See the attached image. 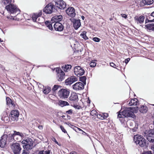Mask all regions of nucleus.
Wrapping results in <instances>:
<instances>
[{
	"label": "nucleus",
	"instance_id": "18",
	"mask_svg": "<svg viewBox=\"0 0 154 154\" xmlns=\"http://www.w3.org/2000/svg\"><path fill=\"white\" fill-rule=\"evenodd\" d=\"M72 22L73 23V26L75 30H77L81 26V24L79 19L76 20L74 19H72Z\"/></svg>",
	"mask_w": 154,
	"mask_h": 154
},
{
	"label": "nucleus",
	"instance_id": "10",
	"mask_svg": "<svg viewBox=\"0 0 154 154\" xmlns=\"http://www.w3.org/2000/svg\"><path fill=\"white\" fill-rule=\"evenodd\" d=\"M74 74L78 76L83 75L85 72L84 69L79 66H75L74 69Z\"/></svg>",
	"mask_w": 154,
	"mask_h": 154
},
{
	"label": "nucleus",
	"instance_id": "55",
	"mask_svg": "<svg viewBox=\"0 0 154 154\" xmlns=\"http://www.w3.org/2000/svg\"><path fill=\"white\" fill-rule=\"evenodd\" d=\"M42 11H40V12L38 13V14H37V15H38V17H40L41 16H42Z\"/></svg>",
	"mask_w": 154,
	"mask_h": 154
},
{
	"label": "nucleus",
	"instance_id": "50",
	"mask_svg": "<svg viewBox=\"0 0 154 154\" xmlns=\"http://www.w3.org/2000/svg\"><path fill=\"white\" fill-rule=\"evenodd\" d=\"M110 66H112V67L114 68H116V67H115V66H116V65L114 63H110Z\"/></svg>",
	"mask_w": 154,
	"mask_h": 154
},
{
	"label": "nucleus",
	"instance_id": "49",
	"mask_svg": "<svg viewBox=\"0 0 154 154\" xmlns=\"http://www.w3.org/2000/svg\"><path fill=\"white\" fill-rule=\"evenodd\" d=\"M66 113L69 114H71L72 113V109H69L66 112Z\"/></svg>",
	"mask_w": 154,
	"mask_h": 154
},
{
	"label": "nucleus",
	"instance_id": "24",
	"mask_svg": "<svg viewBox=\"0 0 154 154\" xmlns=\"http://www.w3.org/2000/svg\"><path fill=\"white\" fill-rule=\"evenodd\" d=\"M153 2V0H142L141 2L142 5H150L152 4Z\"/></svg>",
	"mask_w": 154,
	"mask_h": 154
},
{
	"label": "nucleus",
	"instance_id": "6",
	"mask_svg": "<svg viewBox=\"0 0 154 154\" xmlns=\"http://www.w3.org/2000/svg\"><path fill=\"white\" fill-rule=\"evenodd\" d=\"M11 148L14 154H20L22 148L20 144L17 143H13Z\"/></svg>",
	"mask_w": 154,
	"mask_h": 154
},
{
	"label": "nucleus",
	"instance_id": "15",
	"mask_svg": "<svg viewBox=\"0 0 154 154\" xmlns=\"http://www.w3.org/2000/svg\"><path fill=\"white\" fill-rule=\"evenodd\" d=\"M144 19L145 17L143 15L136 16L134 17L135 23L140 26L143 23Z\"/></svg>",
	"mask_w": 154,
	"mask_h": 154
},
{
	"label": "nucleus",
	"instance_id": "42",
	"mask_svg": "<svg viewBox=\"0 0 154 154\" xmlns=\"http://www.w3.org/2000/svg\"><path fill=\"white\" fill-rule=\"evenodd\" d=\"M59 88V86L56 85H55L54 86L53 88H52V90L54 91H56Z\"/></svg>",
	"mask_w": 154,
	"mask_h": 154
},
{
	"label": "nucleus",
	"instance_id": "40",
	"mask_svg": "<svg viewBox=\"0 0 154 154\" xmlns=\"http://www.w3.org/2000/svg\"><path fill=\"white\" fill-rule=\"evenodd\" d=\"M148 141L152 142H154V134H153V136L150 138H148Z\"/></svg>",
	"mask_w": 154,
	"mask_h": 154
},
{
	"label": "nucleus",
	"instance_id": "7",
	"mask_svg": "<svg viewBox=\"0 0 154 154\" xmlns=\"http://www.w3.org/2000/svg\"><path fill=\"white\" fill-rule=\"evenodd\" d=\"M69 94V91L67 89H62L59 90L58 93V96L63 99L68 98Z\"/></svg>",
	"mask_w": 154,
	"mask_h": 154
},
{
	"label": "nucleus",
	"instance_id": "45",
	"mask_svg": "<svg viewBox=\"0 0 154 154\" xmlns=\"http://www.w3.org/2000/svg\"><path fill=\"white\" fill-rule=\"evenodd\" d=\"M37 85H38V87L40 88H42L44 87L43 85L39 82L37 83Z\"/></svg>",
	"mask_w": 154,
	"mask_h": 154
},
{
	"label": "nucleus",
	"instance_id": "1",
	"mask_svg": "<svg viewBox=\"0 0 154 154\" xmlns=\"http://www.w3.org/2000/svg\"><path fill=\"white\" fill-rule=\"evenodd\" d=\"M134 111L133 108L131 107L126 108L122 112H118L117 118L119 119L122 123L124 122L125 121V118L126 117H129L135 119L136 116L133 112Z\"/></svg>",
	"mask_w": 154,
	"mask_h": 154
},
{
	"label": "nucleus",
	"instance_id": "60",
	"mask_svg": "<svg viewBox=\"0 0 154 154\" xmlns=\"http://www.w3.org/2000/svg\"><path fill=\"white\" fill-rule=\"evenodd\" d=\"M82 134L84 135H86V133L84 131H82Z\"/></svg>",
	"mask_w": 154,
	"mask_h": 154
},
{
	"label": "nucleus",
	"instance_id": "34",
	"mask_svg": "<svg viewBox=\"0 0 154 154\" xmlns=\"http://www.w3.org/2000/svg\"><path fill=\"white\" fill-rule=\"evenodd\" d=\"M72 67L70 65H66L64 67V70L65 71L67 72Z\"/></svg>",
	"mask_w": 154,
	"mask_h": 154
},
{
	"label": "nucleus",
	"instance_id": "21",
	"mask_svg": "<svg viewBox=\"0 0 154 154\" xmlns=\"http://www.w3.org/2000/svg\"><path fill=\"white\" fill-rule=\"evenodd\" d=\"M14 140L15 141H17L19 140V138L20 139L21 138L22 134L18 132H17L14 131Z\"/></svg>",
	"mask_w": 154,
	"mask_h": 154
},
{
	"label": "nucleus",
	"instance_id": "63",
	"mask_svg": "<svg viewBox=\"0 0 154 154\" xmlns=\"http://www.w3.org/2000/svg\"><path fill=\"white\" fill-rule=\"evenodd\" d=\"M109 19L110 20V21H111L113 20V19L112 18H110Z\"/></svg>",
	"mask_w": 154,
	"mask_h": 154
},
{
	"label": "nucleus",
	"instance_id": "2",
	"mask_svg": "<svg viewBox=\"0 0 154 154\" xmlns=\"http://www.w3.org/2000/svg\"><path fill=\"white\" fill-rule=\"evenodd\" d=\"M1 138L0 140V146L2 148L5 146L7 141L11 142L13 141L14 140V134H10L8 136L7 134H4Z\"/></svg>",
	"mask_w": 154,
	"mask_h": 154
},
{
	"label": "nucleus",
	"instance_id": "37",
	"mask_svg": "<svg viewBox=\"0 0 154 154\" xmlns=\"http://www.w3.org/2000/svg\"><path fill=\"white\" fill-rule=\"evenodd\" d=\"M38 15L35 14L32 15V19L34 22H36L37 18L38 17Z\"/></svg>",
	"mask_w": 154,
	"mask_h": 154
},
{
	"label": "nucleus",
	"instance_id": "17",
	"mask_svg": "<svg viewBox=\"0 0 154 154\" xmlns=\"http://www.w3.org/2000/svg\"><path fill=\"white\" fill-rule=\"evenodd\" d=\"M66 11L67 14L71 17H74L75 15V10L73 7L68 8Z\"/></svg>",
	"mask_w": 154,
	"mask_h": 154
},
{
	"label": "nucleus",
	"instance_id": "32",
	"mask_svg": "<svg viewBox=\"0 0 154 154\" xmlns=\"http://www.w3.org/2000/svg\"><path fill=\"white\" fill-rule=\"evenodd\" d=\"M51 88L49 87H45V88L43 90V91L44 94H48L51 91Z\"/></svg>",
	"mask_w": 154,
	"mask_h": 154
},
{
	"label": "nucleus",
	"instance_id": "20",
	"mask_svg": "<svg viewBox=\"0 0 154 154\" xmlns=\"http://www.w3.org/2000/svg\"><path fill=\"white\" fill-rule=\"evenodd\" d=\"M63 17L61 15H57L54 16L51 19V23H55L60 21L63 19Z\"/></svg>",
	"mask_w": 154,
	"mask_h": 154
},
{
	"label": "nucleus",
	"instance_id": "53",
	"mask_svg": "<svg viewBox=\"0 0 154 154\" xmlns=\"http://www.w3.org/2000/svg\"><path fill=\"white\" fill-rule=\"evenodd\" d=\"M151 17H154V11L150 15L149 17V19H151Z\"/></svg>",
	"mask_w": 154,
	"mask_h": 154
},
{
	"label": "nucleus",
	"instance_id": "52",
	"mask_svg": "<svg viewBox=\"0 0 154 154\" xmlns=\"http://www.w3.org/2000/svg\"><path fill=\"white\" fill-rule=\"evenodd\" d=\"M103 116H104V119H106L108 116V114L107 113H104L103 114Z\"/></svg>",
	"mask_w": 154,
	"mask_h": 154
},
{
	"label": "nucleus",
	"instance_id": "35",
	"mask_svg": "<svg viewBox=\"0 0 154 154\" xmlns=\"http://www.w3.org/2000/svg\"><path fill=\"white\" fill-rule=\"evenodd\" d=\"M71 105L75 109H79L81 108V106H80L76 104H75L74 103H71Z\"/></svg>",
	"mask_w": 154,
	"mask_h": 154
},
{
	"label": "nucleus",
	"instance_id": "64",
	"mask_svg": "<svg viewBox=\"0 0 154 154\" xmlns=\"http://www.w3.org/2000/svg\"><path fill=\"white\" fill-rule=\"evenodd\" d=\"M63 118H64L65 117V116H64V115H63V116H61Z\"/></svg>",
	"mask_w": 154,
	"mask_h": 154
},
{
	"label": "nucleus",
	"instance_id": "44",
	"mask_svg": "<svg viewBox=\"0 0 154 154\" xmlns=\"http://www.w3.org/2000/svg\"><path fill=\"white\" fill-rule=\"evenodd\" d=\"M74 130H75L76 132H78L79 131H82V130L80 128H78L77 127H75L73 128Z\"/></svg>",
	"mask_w": 154,
	"mask_h": 154
},
{
	"label": "nucleus",
	"instance_id": "39",
	"mask_svg": "<svg viewBox=\"0 0 154 154\" xmlns=\"http://www.w3.org/2000/svg\"><path fill=\"white\" fill-rule=\"evenodd\" d=\"M97 112L95 110H92L91 112V115L93 116H95L97 115Z\"/></svg>",
	"mask_w": 154,
	"mask_h": 154
},
{
	"label": "nucleus",
	"instance_id": "31",
	"mask_svg": "<svg viewBox=\"0 0 154 154\" xmlns=\"http://www.w3.org/2000/svg\"><path fill=\"white\" fill-rule=\"evenodd\" d=\"M50 152L51 150L47 149L39 151L38 152V154H50Z\"/></svg>",
	"mask_w": 154,
	"mask_h": 154
},
{
	"label": "nucleus",
	"instance_id": "23",
	"mask_svg": "<svg viewBox=\"0 0 154 154\" xmlns=\"http://www.w3.org/2000/svg\"><path fill=\"white\" fill-rule=\"evenodd\" d=\"M7 104L10 107L13 108L14 107L15 105L13 101L8 97H7L6 98Z\"/></svg>",
	"mask_w": 154,
	"mask_h": 154
},
{
	"label": "nucleus",
	"instance_id": "8",
	"mask_svg": "<svg viewBox=\"0 0 154 154\" xmlns=\"http://www.w3.org/2000/svg\"><path fill=\"white\" fill-rule=\"evenodd\" d=\"M55 6L60 9H63L66 6V2L63 0H53Z\"/></svg>",
	"mask_w": 154,
	"mask_h": 154
},
{
	"label": "nucleus",
	"instance_id": "46",
	"mask_svg": "<svg viewBox=\"0 0 154 154\" xmlns=\"http://www.w3.org/2000/svg\"><path fill=\"white\" fill-rule=\"evenodd\" d=\"M97 117L101 119H104V116H103V115H102L101 114L98 115H97Z\"/></svg>",
	"mask_w": 154,
	"mask_h": 154
},
{
	"label": "nucleus",
	"instance_id": "54",
	"mask_svg": "<svg viewBox=\"0 0 154 154\" xmlns=\"http://www.w3.org/2000/svg\"><path fill=\"white\" fill-rule=\"evenodd\" d=\"M121 15L122 17L125 18H126L127 17V15L126 14H122Z\"/></svg>",
	"mask_w": 154,
	"mask_h": 154
},
{
	"label": "nucleus",
	"instance_id": "5",
	"mask_svg": "<svg viewBox=\"0 0 154 154\" xmlns=\"http://www.w3.org/2000/svg\"><path fill=\"white\" fill-rule=\"evenodd\" d=\"M22 144H25L23 146L24 149L26 150H29L32 149L33 145V142L32 140L30 138H27L23 140L21 142Z\"/></svg>",
	"mask_w": 154,
	"mask_h": 154
},
{
	"label": "nucleus",
	"instance_id": "38",
	"mask_svg": "<svg viewBox=\"0 0 154 154\" xmlns=\"http://www.w3.org/2000/svg\"><path fill=\"white\" fill-rule=\"evenodd\" d=\"M97 64V63L94 61H92L90 64V66L92 67H95Z\"/></svg>",
	"mask_w": 154,
	"mask_h": 154
},
{
	"label": "nucleus",
	"instance_id": "48",
	"mask_svg": "<svg viewBox=\"0 0 154 154\" xmlns=\"http://www.w3.org/2000/svg\"><path fill=\"white\" fill-rule=\"evenodd\" d=\"M149 22H154V19L152 20H149L148 19H146V23Z\"/></svg>",
	"mask_w": 154,
	"mask_h": 154
},
{
	"label": "nucleus",
	"instance_id": "57",
	"mask_svg": "<svg viewBox=\"0 0 154 154\" xmlns=\"http://www.w3.org/2000/svg\"><path fill=\"white\" fill-rule=\"evenodd\" d=\"M43 126L42 125H39L38 126V128L39 129L42 130L43 129Z\"/></svg>",
	"mask_w": 154,
	"mask_h": 154
},
{
	"label": "nucleus",
	"instance_id": "36",
	"mask_svg": "<svg viewBox=\"0 0 154 154\" xmlns=\"http://www.w3.org/2000/svg\"><path fill=\"white\" fill-rule=\"evenodd\" d=\"M86 78L85 76H83L80 77V81L83 83H85Z\"/></svg>",
	"mask_w": 154,
	"mask_h": 154
},
{
	"label": "nucleus",
	"instance_id": "4",
	"mask_svg": "<svg viewBox=\"0 0 154 154\" xmlns=\"http://www.w3.org/2000/svg\"><path fill=\"white\" fill-rule=\"evenodd\" d=\"M5 8L10 14H14L18 12V14L20 12V10L17 6L12 4L6 5Z\"/></svg>",
	"mask_w": 154,
	"mask_h": 154
},
{
	"label": "nucleus",
	"instance_id": "30",
	"mask_svg": "<svg viewBox=\"0 0 154 154\" xmlns=\"http://www.w3.org/2000/svg\"><path fill=\"white\" fill-rule=\"evenodd\" d=\"M14 2V0H3L2 3L6 6L9 4H12Z\"/></svg>",
	"mask_w": 154,
	"mask_h": 154
},
{
	"label": "nucleus",
	"instance_id": "11",
	"mask_svg": "<svg viewBox=\"0 0 154 154\" xmlns=\"http://www.w3.org/2000/svg\"><path fill=\"white\" fill-rule=\"evenodd\" d=\"M54 3H50L45 7L43 10V12L46 14H49L52 13L53 9H55V6Z\"/></svg>",
	"mask_w": 154,
	"mask_h": 154
},
{
	"label": "nucleus",
	"instance_id": "33",
	"mask_svg": "<svg viewBox=\"0 0 154 154\" xmlns=\"http://www.w3.org/2000/svg\"><path fill=\"white\" fill-rule=\"evenodd\" d=\"M86 32L84 31L80 34V36L85 40L88 39V38L86 35Z\"/></svg>",
	"mask_w": 154,
	"mask_h": 154
},
{
	"label": "nucleus",
	"instance_id": "43",
	"mask_svg": "<svg viewBox=\"0 0 154 154\" xmlns=\"http://www.w3.org/2000/svg\"><path fill=\"white\" fill-rule=\"evenodd\" d=\"M60 128L61 129V130L62 132H63L64 133H67L66 131V130L64 128L63 126H62V125H60Z\"/></svg>",
	"mask_w": 154,
	"mask_h": 154
},
{
	"label": "nucleus",
	"instance_id": "62",
	"mask_svg": "<svg viewBox=\"0 0 154 154\" xmlns=\"http://www.w3.org/2000/svg\"><path fill=\"white\" fill-rule=\"evenodd\" d=\"M3 42V41L1 39V38H0V42Z\"/></svg>",
	"mask_w": 154,
	"mask_h": 154
},
{
	"label": "nucleus",
	"instance_id": "25",
	"mask_svg": "<svg viewBox=\"0 0 154 154\" xmlns=\"http://www.w3.org/2000/svg\"><path fill=\"white\" fill-rule=\"evenodd\" d=\"M148 110V108L146 106L142 105L140 107L139 111L142 113H146Z\"/></svg>",
	"mask_w": 154,
	"mask_h": 154
},
{
	"label": "nucleus",
	"instance_id": "16",
	"mask_svg": "<svg viewBox=\"0 0 154 154\" xmlns=\"http://www.w3.org/2000/svg\"><path fill=\"white\" fill-rule=\"evenodd\" d=\"M78 80V78L74 76L69 77L65 80V83L66 85H71Z\"/></svg>",
	"mask_w": 154,
	"mask_h": 154
},
{
	"label": "nucleus",
	"instance_id": "3",
	"mask_svg": "<svg viewBox=\"0 0 154 154\" xmlns=\"http://www.w3.org/2000/svg\"><path fill=\"white\" fill-rule=\"evenodd\" d=\"M134 141L137 144L141 147H143L146 146L148 144L147 142L142 136L138 134L134 136Z\"/></svg>",
	"mask_w": 154,
	"mask_h": 154
},
{
	"label": "nucleus",
	"instance_id": "56",
	"mask_svg": "<svg viewBox=\"0 0 154 154\" xmlns=\"http://www.w3.org/2000/svg\"><path fill=\"white\" fill-rule=\"evenodd\" d=\"M27 152L26 150H23L22 154H27Z\"/></svg>",
	"mask_w": 154,
	"mask_h": 154
},
{
	"label": "nucleus",
	"instance_id": "61",
	"mask_svg": "<svg viewBox=\"0 0 154 154\" xmlns=\"http://www.w3.org/2000/svg\"><path fill=\"white\" fill-rule=\"evenodd\" d=\"M81 18L83 20H84L85 19V17L83 16H81Z\"/></svg>",
	"mask_w": 154,
	"mask_h": 154
},
{
	"label": "nucleus",
	"instance_id": "47",
	"mask_svg": "<svg viewBox=\"0 0 154 154\" xmlns=\"http://www.w3.org/2000/svg\"><path fill=\"white\" fill-rule=\"evenodd\" d=\"M142 154H153L152 153L151 151H148L144 152H143Z\"/></svg>",
	"mask_w": 154,
	"mask_h": 154
},
{
	"label": "nucleus",
	"instance_id": "59",
	"mask_svg": "<svg viewBox=\"0 0 154 154\" xmlns=\"http://www.w3.org/2000/svg\"><path fill=\"white\" fill-rule=\"evenodd\" d=\"M13 17L12 16H11V17H7L8 19H12L13 20H17V19H14V18H12V17Z\"/></svg>",
	"mask_w": 154,
	"mask_h": 154
},
{
	"label": "nucleus",
	"instance_id": "27",
	"mask_svg": "<svg viewBox=\"0 0 154 154\" xmlns=\"http://www.w3.org/2000/svg\"><path fill=\"white\" fill-rule=\"evenodd\" d=\"M145 26L147 30L154 31V23L149 24L146 25Z\"/></svg>",
	"mask_w": 154,
	"mask_h": 154
},
{
	"label": "nucleus",
	"instance_id": "12",
	"mask_svg": "<svg viewBox=\"0 0 154 154\" xmlns=\"http://www.w3.org/2000/svg\"><path fill=\"white\" fill-rule=\"evenodd\" d=\"M69 99L71 103L77 102L79 100L77 94L75 92L72 93Z\"/></svg>",
	"mask_w": 154,
	"mask_h": 154
},
{
	"label": "nucleus",
	"instance_id": "19",
	"mask_svg": "<svg viewBox=\"0 0 154 154\" xmlns=\"http://www.w3.org/2000/svg\"><path fill=\"white\" fill-rule=\"evenodd\" d=\"M54 27L55 30L58 31H62L64 28L63 26L59 22H57L55 23Z\"/></svg>",
	"mask_w": 154,
	"mask_h": 154
},
{
	"label": "nucleus",
	"instance_id": "9",
	"mask_svg": "<svg viewBox=\"0 0 154 154\" xmlns=\"http://www.w3.org/2000/svg\"><path fill=\"white\" fill-rule=\"evenodd\" d=\"M56 71L57 73V79L59 81H62L65 78V73L60 68H57Z\"/></svg>",
	"mask_w": 154,
	"mask_h": 154
},
{
	"label": "nucleus",
	"instance_id": "51",
	"mask_svg": "<svg viewBox=\"0 0 154 154\" xmlns=\"http://www.w3.org/2000/svg\"><path fill=\"white\" fill-rule=\"evenodd\" d=\"M130 59L129 58H128L125 60V62L126 64H127V63L129 62Z\"/></svg>",
	"mask_w": 154,
	"mask_h": 154
},
{
	"label": "nucleus",
	"instance_id": "29",
	"mask_svg": "<svg viewBox=\"0 0 154 154\" xmlns=\"http://www.w3.org/2000/svg\"><path fill=\"white\" fill-rule=\"evenodd\" d=\"M51 23V21L50 22L49 21H47L45 22V23L46 26L48 27L49 29L52 30H53V28L52 26V23Z\"/></svg>",
	"mask_w": 154,
	"mask_h": 154
},
{
	"label": "nucleus",
	"instance_id": "28",
	"mask_svg": "<svg viewBox=\"0 0 154 154\" xmlns=\"http://www.w3.org/2000/svg\"><path fill=\"white\" fill-rule=\"evenodd\" d=\"M58 104L60 106L62 107L65 106H68L69 105V103L68 102L61 100L59 101Z\"/></svg>",
	"mask_w": 154,
	"mask_h": 154
},
{
	"label": "nucleus",
	"instance_id": "22",
	"mask_svg": "<svg viewBox=\"0 0 154 154\" xmlns=\"http://www.w3.org/2000/svg\"><path fill=\"white\" fill-rule=\"evenodd\" d=\"M152 132V130H151L149 131H146L144 132V136L148 140V138H150L153 136L154 133Z\"/></svg>",
	"mask_w": 154,
	"mask_h": 154
},
{
	"label": "nucleus",
	"instance_id": "14",
	"mask_svg": "<svg viewBox=\"0 0 154 154\" xmlns=\"http://www.w3.org/2000/svg\"><path fill=\"white\" fill-rule=\"evenodd\" d=\"M84 85L83 83L78 82L73 85L72 88L75 91H79L83 89L84 88Z\"/></svg>",
	"mask_w": 154,
	"mask_h": 154
},
{
	"label": "nucleus",
	"instance_id": "26",
	"mask_svg": "<svg viewBox=\"0 0 154 154\" xmlns=\"http://www.w3.org/2000/svg\"><path fill=\"white\" fill-rule=\"evenodd\" d=\"M138 103V100L136 99H131L129 102L128 104L129 106L136 105Z\"/></svg>",
	"mask_w": 154,
	"mask_h": 154
},
{
	"label": "nucleus",
	"instance_id": "13",
	"mask_svg": "<svg viewBox=\"0 0 154 154\" xmlns=\"http://www.w3.org/2000/svg\"><path fill=\"white\" fill-rule=\"evenodd\" d=\"M19 115V113L18 110H14L11 111L10 117L11 119L13 121H17Z\"/></svg>",
	"mask_w": 154,
	"mask_h": 154
},
{
	"label": "nucleus",
	"instance_id": "41",
	"mask_svg": "<svg viewBox=\"0 0 154 154\" xmlns=\"http://www.w3.org/2000/svg\"><path fill=\"white\" fill-rule=\"evenodd\" d=\"M93 40L94 41L96 42H99L100 41V39L97 37H94L93 38Z\"/></svg>",
	"mask_w": 154,
	"mask_h": 154
},
{
	"label": "nucleus",
	"instance_id": "58",
	"mask_svg": "<svg viewBox=\"0 0 154 154\" xmlns=\"http://www.w3.org/2000/svg\"><path fill=\"white\" fill-rule=\"evenodd\" d=\"M53 139L54 140H53L57 144H58V142L56 140V139L54 138H53Z\"/></svg>",
	"mask_w": 154,
	"mask_h": 154
}]
</instances>
